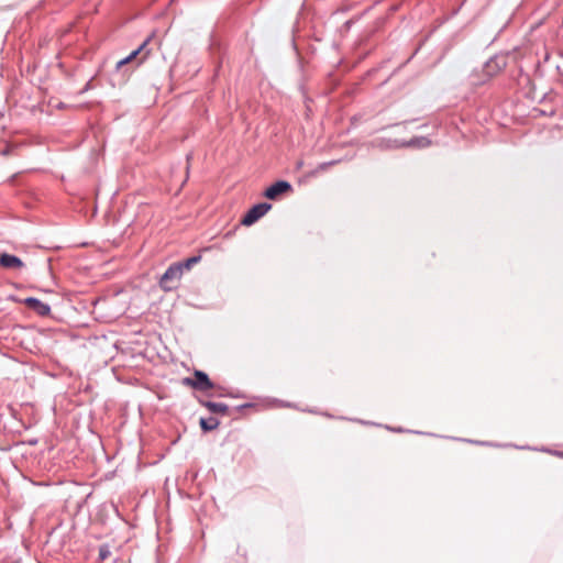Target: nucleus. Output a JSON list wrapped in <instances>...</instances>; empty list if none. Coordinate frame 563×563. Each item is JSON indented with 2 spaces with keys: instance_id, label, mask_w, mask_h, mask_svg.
<instances>
[{
  "instance_id": "nucleus-1",
  "label": "nucleus",
  "mask_w": 563,
  "mask_h": 563,
  "mask_svg": "<svg viewBox=\"0 0 563 563\" xmlns=\"http://www.w3.org/2000/svg\"><path fill=\"white\" fill-rule=\"evenodd\" d=\"M183 269L178 263L172 264L159 279V287L165 291H170L177 288L178 282L183 276Z\"/></svg>"
},
{
  "instance_id": "nucleus-2",
  "label": "nucleus",
  "mask_w": 563,
  "mask_h": 563,
  "mask_svg": "<svg viewBox=\"0 0 563 563\" xmlns=\"http://www.w3.org/2000/svg\"><path fill=\"white\" fill-rule=\"evenodd\" d=\"M181 384L199 391H206L214 387L209 376L199 369L194 372V377H184Z\"/></svg>"
},
{
  "instance_id": "nucleus-3",
  "label": "nucleus",
  "mask_w": 563,
  "mask_h": 563,
  "mask_svg": "<svg viewBox=\"0 0 563 563\" xmlns=\"http://www.w3.org/2000/svg\"><path fill=\"white\" fill-rule=\"evenodd\" d=\"M271 208L272 205L268 202L254 205L243 217L241 223L247 227L254 224L258 219L265 216L271 210Z\"/></svg>"
},
{
  "instance_id": "nucleus-4",
  "label": "nucleus",
  "mask_w": 563,
  "mask_h": 563,
  "mask_svg": "<svg viewBox=\"0 0 563 563\" xmlns=\"http://www.w3.org/2000/svg\"><path fill=\"white\" fill-rule=\"evenodd\" d=\"M292 190L291 184L286 180H278L271 185L266 190L264 191V196L267 199L276 200L279 196L283 194L289 192Z\"/></svg>"
},
{
  "instance_id": "nucleus-5",
  "label": "nucleus",
  "mask_w": 563,
  "mask_h": 563,
  "mask_svg": "<svg viewBox=\"0 0 563 563\" xmlns=\"http://www.w3.org/2000/svg\"><path fill=\"white\" fill-rule=\"evenodd\" d=\"M153 35H150L147 36L143 43L136 48L134 49L133 52H131L126 57H124L123 59L119 60L117 63V68H121L122 66L131 63L133 59L136 58V56L141 53H144L142 58L139 60L137 64H140L148 54H150V49H147V45L148 43L151 42Z\"/></svg>"
},
{
  "instance_id": "nucleus-6",
  "label": "nucleus",
  "mask_w": 563,
  "mask_h": 563,
  "mask_svg": "<svg viewBox=\"0 0 563 563\" xmlns=\"http://www.w3.org/2000/svg\"><path fill=\"white\" fill-rule=\"evenodd\" d=\"M29 309L34 311L41 317H46L51 313V307L48 303L41 301L35 297H27L22 301Z\"/></svg>"
},
{
  "instance_id": "nucleus-7",
  "label": "nucleus",
  "mask_w": 563,
  "mask_h": 563,
  "mask_svg": "<svg viewBox=\"0 0 563 563\" xmlns=\"http://www.w3.org/2000/svg\"><path fill=\"white\" fill-rule=\"evenodd\" d=\"M506 58L503 57V56H495L493 58H490L488 62H486L485 66H484V71L488 75V76H495L496 74H498L503 68L506 67Z\"/></svg>"
},
{
  "instance_id": "nucleus-8",
  "label": "nucleus",
  "mask_w": 563,
  "mask_h": 563,
  "mask_svg": "<svg viewBox=\"0 0 563 563\" xmlns=\"http://www.w3.org/2000/svg\"><path fill=\"white\" fill-rule=\"evenodd\" d=\"M198 402L207 408L211 413L227 416L230 413L229 406L223 402H214L199 398Z\"/></svg>"
},
{
  "instance_id": "nucleus-9",
  "label": "nucleus",
  "mask_w": 563,
  "mask_h": 563,
  "mask_svg": "<svg viewBox=\"0 0 563 563\" xmlns=\"http://www.w3.org/2000/svg\"><path fill=\"white\" fill-rule=\"evenodd\" d=\"M0 266L8 269H20L24 267V263L15 255L2 253L0 255Z\"/></svg>"
},
{
  "instance_id": "nucleus-10",
  "label": "nucleus",
  "mask_w": 563,
  "mask_h": 563,
  "mask_svg": "<svg viewBox=\"0 0 563 563\" xmlns=\"http://www.w3.org/2000/svg\"><path fill=\"white\" fill-rule=\"evenodd\" d=\"M199 424L203 432H210L216 430L220 426V421L214 417L200 418Z\"/></svg>"
},
{
  "instance_id": "nucleus-11",
  "label": "nucleus",
  "mask_w": 563,
  "mask_h": 563,
  "mask_svg": "<svg viewBox=\"0 0 563 563\" xmlns=\"http://www.w3.org/2000/svg\"><path fill=\"white\" fill-rule=\"evenodd\" d=\"M431 144V141L426 136H416L404 143V146L408 147H428Z\"/></svg>"
},
{
  "instance_id": "nucleus-12",
  "label": "nucleus",
  "mask_w": 563,
  "mask_h": 563,
  "mask_svg": "<svg viewBox=\"0 0 563 563\" xmlns=\"http://www.w3.org/2000/svg\"><path fill=\"white\" fill-rule=\"evenodd\" d=\"M201 260V256L200 255H197V256H191L185 261H181V262H177L178 265H180V268L183 269V272L185 269H190L192 267V265L197 264L198 262H200Z\"/></svg>"
},
{
  "instance_id": "nucleus-13",
  "label": "nucleus",
  "mask_w": 563,
  "mask_h": 563,
  "mask_svg": "<svg viewBox=\"0 0 563 563\" xmlns=\"http://www.w3.org/2000/svg\"><path fill=\"white\" fill-rule=\"evenodd\" d=\"M111 555L110 547L108 544H102L99 547V560L104 561Z\"/></svg>"
},
{
  "instance_id": "nucleus-14",
  "label": "nucleus",
  "mask_w": 563,
  "mask_h": 563,
  "mask_svg": "<svg viewBox=\"0 0 563 563\" xmlns=\"http://www.w3.org/2000/svg\"><path fill=\"white\" fill-rule=\"evenodd\" d=\"M339 161H330V162H324V163H321L319 166H318V170H325L328 169L330 166H333L335 164H338Z\"/></svg>"
},
{
  "instance_id": "nucleus-15",
  "label": "nucleus",
  "mask_w": 563,
  "mask_h": 563,
  "mask_svg": "<svg viewBox=\"0 0 563 563\" xmlns=\"http://www.w3.org/2000/svg\"><path fill=\"white\" fill-rule=\"evenodd\" d=\"M91 82H92V78L86 82V85H85V86H84V88L79 91V93H85V92H87L88 90H90V89L92 88Z\"/></svg>"
},
{
  "instance_id": "nucleus-16",
  "label": "nucleus",
  "mask_w": 563,
  "mask_h": 563,
  "mask_svg": "<svg viewBox=\"0 0 563 563\" xmlns=\"http://www.w3.org/2000/svg\"><path fill=\"white\" fill-rule=\"evenodd\" d=\"M250 406L251 405H249V404H244V405H241V406L236 407V409L241 410V409H244V408L250 407Z\"/></svg>"
},
{
  "instance_id": "nucleus-17",
  "label": "nucleus",
  "mask_w": 563,
  "mask_h": 563,
  "mask_svg": "<svg viewBox=\"0 0 563 563\" xmlns=\"http://www.w3.org/2000/svg\"><path fill=\"white\" fill-rule=\"evenodd\" d=\"M114 563H117V561Z\"/></svg>"
}]
</instances>
